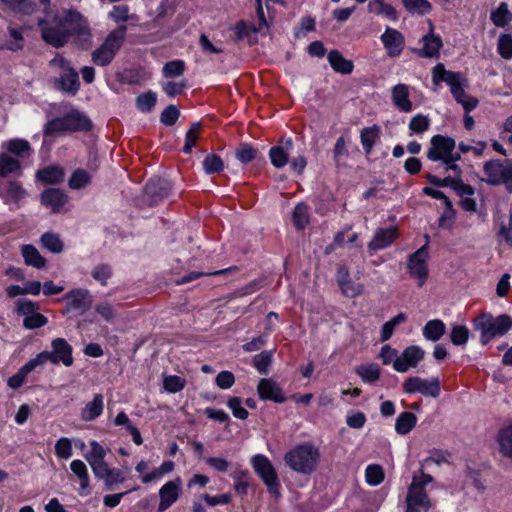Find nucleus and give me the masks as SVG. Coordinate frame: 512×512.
<instances>
[{"mask_svg": "<svg viewBox=\"0 0 512 512\" xmlns=\"http://www.w3.org/2000/svg\"><path fill=\"white\" fill-rule=\"evenodd\" d=\"M432 79L435 84H438L441 81L446 82L450 86L451 94L455 100L463 106L467 113L477 107L478 100L476 98L468 97L462 87L464 77L461 73L448 71L442 63H438L433 68Z\"/></svg>", "mask_w": 512, "mask_h": 512, "instance_id": "f257e3e1", "label": "nucleus"}, {"mask_svg": "<svg viewBox=\"0 0 512 512\" xmlns=\"http://www.w3.org/2000/svg\"><path fill=\"white\" fill-rule=\"evenodd\" d=\"M473 329L480 333L482 345L488 344L494 337L506 334L512 328V318L507 314L493 316L483 312L473 322Z\"/></svg>", "mask_w": 512, "mask_h": 512, "instance_id": "f03ea898", "label": "nucleus"}, {"mask_svg": "<svg viewBox=\"0 0 512 512\" xmlns=\"http://www.w3.org/2000/svg\"><path fill=\"white\" fill-rule=\"evenodd\" d=\"M433 481V477L422 470L415 473L406 495V512H428L432 504L426 494L425 486Z\"/></svg>", "mask_w": 512, "mask_h": 512, "instance_id": "7ed1b4c3", "label": "nucleus"}, {"mask_svg": "<svg viewBox=\"0 0 512 512\" xmlns=\"http://www.w3.org/2000/svg\"><path fill=\"white\" fill-rule=\"evenodd\" d=\"M91 127L90 119L73 109L64 117H56L48 121L44 126L43 134L45 137H49L67 132L88 131Z\"/></svg>", "mask_w": 512, "mask_h": 512, "instance_id": "20e7f679", "label": "nucleus"}, {"mask_svg": "<svg viewBox=\"0 0 512 512\" xmlns=\"http://www.w3.org/2000/svg\"><path fill=\"white\" fill-rule=\"evenodd\" d=\"M319 450L313 445H299L285 454V463L294 471L302 474L312 473L318 464Z\"/></svg>", "mask_w": 512, "mask_h": 512, "instance_id": "39448f33", "label": "nucleus"}, {"mask_svg": "<svg viewBox=\"0 0 512 512\" xmlns=\"http://www.w3.org/2000/svg\"><path fill=\"white\" fill-rule=\"evenodd\" d=\"M431 146L427 152V158L432 161H443L447 165V170L451 169L460 172L456 161L460 160L459 153L454 152L456 143L451 137L435 135L431 138Z\"/></svg>", "mask_w": 512, "mask_h": 512, "instance_id": "423d86ee", "label": "nucleus"}, {"mask_svg": "<svg viewBox=\"0 0 512 512\" xmlns=\"http://www.w3.org/2000/svg\"><path fill=\"white\" fill-rule=\"evenodd\" d=\"M51 352L44 351L39 353L35 358L37 365H42L48 361L53 364L62 362L65 366L69 367L73 364L72 347L63 338H57L52 341Z\"/></svg>", "mask_w": 512, "mask_h": 512, "instance_id": "0eeeda50", "label": "nucleus"}, {"mask_svg": "<svg viewBox=\"0 0 512 512\" xmlns=\"http://www.w3.org/2000/svg\"><path fill=\"white\" fill-rule=\"evenodd\" d=\"M251 463L255 472L267 486L268 491L275 497H279V480L270 460L266 456L258 454L252 458Z\"/></svg>", "mask_w": 512, "mask_h": 512, "instance_id": "6e6552de", "label": "nucleus"}, {"mask_svg": "<svg viewBox=\"0 0 512 512\" xmlns=\"http://www.w3.org/2000/svg\"><path fill=\"white\" fill-rule=\"evenodd\" d=\"M64 22H69L65 28L68 30V39L75 36L83 49L91 45V33L87 21L81 14L75 11H68L64 16Z\"/></svg>", "mask_w": 512, "mask_h": 512, "instance_id": "1a4fd4ad", "label": "nucleus"}, {"mask_svg": "<svg viewBox=\"0 0 512 512\" xmlns=\"http://www.w3.org/2000/svg\"><path fill=\"white\" fill-rule=\"evenodd\" d=\"M428 243L412 253L407 261V269L410 276L417 280L419 287H422L428 278Z\"/></svg>", "mask_w": 512, "mask_h": 512, "instance_id": "9d476101", "label": "nucleus"}, {"mask_svg": "<svg viewBox=\"0 0 512 512\" xmlns=\"http://www.w3.org/2000/svg\"><path fill=\"white\" fill-rule=\"evenodd\" d=\"M67 25L69 22H64V17H55L51 23L42 26L43 40L56 48L64 46L68 42Z\"/></svg>", "mask_w": 512, "mask_h": 512, "instance_id": "9b49d317", "label": "nucleus"}, {"mask_svg": "<svg viewBox=\"0 0 512 512\" xmlns=\"http://www.w3.org/2000/svg\"><path fill=\"white\" fill-rule=\"evenodd\" d=\"M403 390L409 394L419 392L424 396L437 398L441 391L440 381L436 377L431 380L422 379L417 376L409 377L403 383Z\"/></svg>", "mask_w": 512, "mask_h": 512, "instance_id": "f8f14e48", "label": "nucleus"}, {"mask_svg": "<svg viewBox=\"0 0 512 512\" xmlns=\"http://www.w3.org/2000/svg\"><path fill=\"white\" fill-rule=\"evenodd\" d=\"M27 196L28 192L18 181H6L0 188V198L3 202L7 205H13L15 208H19L21 201Z\"/></svg>", "mask_w": 512, "mask_h": 512, "instance_id": "ddd939ff", "label": "nucleus"}, {"mask_svg": "<svg viewBox=\"0 0 512 512\" xmlns=\"http://www.w3.org/2000/svg\"><path fill=\"white\" fill-rule=\"evenodd\" d=\"M425 352L419 346H409L401 354L396 357L393 367L397 372L404 373L409 368H414L424 358Z\"/></svg>", "mask_w": 512, "mask_h": 512, "instance_id": "4468645a", "label": "nucleus"}, {"mask_svg": "<svg viewBox=\"0 0 512 512\" xmlns=\"http://www.w3.org/2000/svg\"><path fill=\"white\" fill-rule=\"evenodd\" d=\"M67 299V311H77L80 315L88 311L92 306V296L86 289H74L65 296Z\"/></svg>", "mask_w": 512, "mask_h": 512, "instance_id": "2eb2a0df", "label": "nucleus"}, {"mask_svg": "<svg viewBox=\"0 0 512 512\" xmlns=\"http://www.w3.org/2000/svg\"><path fill=\"white\" fill-rule=\"evenodd\" d=\"M181 484V479L177 477L172 481H168L160 488L158 512H164L178 500L181 491Z\"/></svg>", "mask_w": 512, "mask_h": 512, "instance_id": "dca6fc26", "label": "nucleus"}, {"mask_svg": "<svg viewBox=\"0 0 512 512\" xmlns=\"http://www.w3.org/2000/svg\"><path fill=\"white\" fill-rule=\"evenodd\" d=\"M53 85L57 90L74 96L80 88L79 75L77 71L70 68L61 72L60 76L53 80Z\"/></svg>", "mask_w": 512, "mask_h": 512, "instance_id": "f3484780", "label": "nucleus"}, {"mask_svg": "<svg viewBox=\"0 0 512 512\" xmlns=\"http://www.w3.org/2000/svg\"><path fill=\"white\" fill-rule=\"evenodd\" d=\"M337 283L344 296L355 298L364 291V285L350 279L349 271L345 266H340L336 275Z\"/></svg>", "mask_w": 512, "mask_h": 512, "instance_id": "a211bd4d", "label": "nucleus"}, {"mask_svg": "<svg viewBox=\"0 0 512 512\" xmlns=\"http://www.w3.org/2000/svg\"><path fill=\"white\" fill-rule=\"evenodd\" d=\"M259 397L263 400H272L277 403L286 401V397L278 383L272 379L263 378L257 386Z\"/></svg>", "mask_w": 512, "mask_h": 512, "instance_id": "6ab92c4d", "label": "nucleus"}, {"mask_svg": "<svg viewBox=\"0 0 512 512\" xmlns=\"http://www.w3.org/2000/svg\"><path fill=\"white\" fill-rule=\"evenodd\" d=\"M398 236L396 227L379 228L376 230L374 237L368 243V249L371 252L384 249L390 246Z\"/></svg>", "mask_w": 512, "mask_h": 512, "instance_id": "aec40b11", "label": "nucleus"}, {"mask_svg": "<svg viewBox=\"0 0 512 512\" xmlns=\"http://www.w3.org/2000/svg\"><path fill=\"white\" fill-rule=\"evenodd\" d=\"M504 165L505 161L499 159L487 161L483 167L485 177L482 180L492 186L503 185Z\"/></svg>", "mask_w": 512, "mask_h": 512, "instance_id": "412c9836", "label": "nucleus"}, {"mask_svg": "<svg viewBox=\"0 0 512 512\" xmlns=\"http://www.w3.org/2000/svg\"><path fill=\"white\" fill-rule=\"evenodd\" d=\"M433 30V23L429 21V33L422 37L423 48L419 51V55L422 57L433 58L438 56L443 46L441 38L434 35Z\"/></svg>", "mask_w": 512, "mask_h": 512, "instance_id": "4be33fe9", "label": "nucleus"}, {"mask_svg": "<svg viewBox=\"0 0 512 512\" xmlns=\"http://www.w3.org/2000/svg\"><path fill=\"white\" fill-rule=\"evenodd\" d=\"M67 199V195L57 188H48L41 193V203L50 208L54 213L60 212Z\"/></svg>", "mask_w": 512, "mask_h": 512, "instance_id": "5701e85b", "label": "nucleus"}, {"mask_svg": "<svg viewBox=\"0 0 512 512\" xmlns=\"http://www.w3.org/2000/svg\"><path fill=\"white\" fill-rule=\"evenodd\" d=\"M126 31L127 27L125 25H119L107 35L101 47L115 57L125 41Z\"/></svg>", "mask_w": 512, "mask_h": 512, "instance_id": "b1692460", "label": "nucleus"}, {"mask_svg": "<svg viewBox=\"0 0 512 512\" xmlns=\"http://www.w3.org/2000/svg\"><path fill=\"white\" fill-rule=\"evenodd\" d=\"M126 31L127 27L125 25H119L107 35L101 47L115 57L125 41Z\"/></svg>", "mask_w": 512, "mask_h": 512, "instance_id": "393cba45", "label": "nucleus"}, {"mask_svg": "<svg viewBox=\"0 0 512 512\" xmlns=\"http://www.w3.org/2000/svg\"><path fill=\"white\" fill-rule=\"evenodd\" d=\"M381 40L390 56L399 55L403 49L404 37L396 29L387 28L384 34L381 36Z\"/></svg>", "mask_w": 512, "mask_h": 512, "instance_id": "a878e982", "label": "nucleus"}, {"mask_svg": "<svg viewBox=\"0 0 512 512\" xmlns=\"http://www.w3.org/2000/svg\"><path fill=\"white\" fill-rule=\"evenodd\" d=\"M65 172L60 166H47L36 172V179L44 184H58L64 180Z\"/></svg>", "mask_w": 512, "mask_h": 512, "instance_id": "bb28decb", "label": "nucleus"}, {"mask_svg": "<svg viewBox=\"0 0 512 512\" xmlns=\"http://www.w3.org/2000/svg\"><path fill=\"white\" fill-rule=\"evenodd\" d=\"M392 100L394 105L403 112L412 110V102L409 100V89L405 84H397L392 89Z\"/></svg>", "mask_w": 512, "mask_h": 512, "instance_id": "cd10ccee", "label": "nucleus"}, {"mask_svg": "<svg viewBox=\"0 0 512 512\" xmlns=\"http://www.w3.org/2000/svg\"><path fill=\"white\" fill-rule=\"evenodd\" d=\"M71 471L79 479L80 482V495L86 496L89 491V474L85 463L82 460H73L70 464Z\"/></svg>", "mask_w": 512, "mask_h": 512, "instance_id": "c85d7f7f", "label": "nucleus"}, {"mask_svg": "<svg viewBox=\"0 0 512 512\" xmlns=\"http://www.w3.org/2000/svg\"><path fill=\"white\" fill-rule=\"evenodd\" d=\"M22 174L21 163L7 153L0 154V178H6L10 174Z\"/></svg>", "mask_w": 512, "mask_h": 512, "instance_id": "c756f323", "label": "nucleus"}, {"mask_svg": "<svg viewBox=\"0 0 512 512\" xmlns=\"http://www.w3.org/2000/svg\"><path fill=\"white\" fill-rule=\"evenodd\" d=\"M104 407L103 396L96 394L93 400L81 410V418L84 421H93L102 414Z\"/></svg>", "mask_w": 512, "mask_h": 512, "instance_id": "7c9ffc66", "label": "nucleus"}, {"mask_svg": "<svg viewBox=\"0 0 512 512\" xmlns=\"http://www.w3.org/2000/svg\"><path fill=\"white\" fill-rule=\"evenodd\" d=\"M21 253L26 265L33 266L37 269H41L46 266V260L33 245H22Z\"/></svg>", "mask_w": 512, "mask_h": 512, "instance_id": "2f4dec72", "label": "nucleus"}, {"mask_svg": "<svg viewBox=\"0 0 512 512\" xmlns=\"http://www.w3.org/2000/svg\"><path fill=\"white\" fill-rule=\"evenodd\" d=\"M328 61L335 71L343 74L351 73L354 67L352 61L346 60L337 50L329 52Z\"/></svg>", "mask_w": 512, "mask_h": 512, "instance_id": "473e14b6", "label": "nucleus"}, {"mask_svg": "<svg viewBox=\"0 0 512 512\" xmlns=\"http://www.w3.org/2000/svg\"><path fill=\"white\" fill-rule=\"evenodd\" d=\"M357 375L361 377L364 382L374 383L379 380L381 369L375 363L360 365L355 368Z\"/></svg>", "mask_w": 512, "mask_h": 512, "instance_id": "72a5a7b5", "label": "nucleus"}, {"mask_svg": "<svg viewBox=\"0 0 512 512\" xmlns=\"http://www.w3.org/2000/svg\"><path fill=\"white\" fill-rule=\"evenodd\" d=\"M417 423V417L411 412L401 413L395 423V430L400 435L409 433Z\"/></svg>", "mask_w": 512, "mask_h": 512, "instance_id": "f704fd0d", "label": "nucleus"}, {"mask_svg": "<svg viewBox=\"0 0 512 512\" xmlns=\"http://www.w3.org/2000/svg\"><path fill=\"white\" fill-rule=\"evenodd\" d=\"M445 333V324L438 319L430 320L423 328V335L426 339L436 342Z\"/></svg>", "mask_w": 512, "mask_h": 512, "instance_id": "c9c22d12", "label": "nucleus"}, {"mask_svg": "<svg viewBox=\"0 0 512 512\" xmlns=\"http://www.w3.org/2000/svg\"><path fill=\"white\" fill-rule=\"evenodd\" d=\"M37 363L35 362L34 358L28 361L20 370L13 376H11L8 380L9 387L13 389H17L21 387L24 383L25 378L27 375L33 371L37 367Z\"/></svg>", "mask_w": 512, "mask_h": 512, "instance_id": "e433bc0d", "label": "nucleus"}, {"mask_svg": "<svg viewBox=\"0 0 512 512\" xmlns=\"http://www.w3.org/2000/svg\"><path fill=\"white\" fill-rule=\"evenodd\" d=\"M145 196L148 198L149 205L156 204L160 199L167 196V190L158 182L150 181L144 189Z\"/></svg>", "mask_w": 512, "mask_h": 512, "instance_id": "4c0bfd02", "label": "nucleus"}, {"mask_svg": "<svg viewBox=\"0 0 512 512\" xmlns=\"http://www.w3.org/2000/svg\"><path fill=\"white\" fill-rule=\"evenodd\" d=\"M293 223L298 230H303L309 223L308 207L304 203L296 205L292 215Z\"/></svg>", "mask_w": 512, "mask_h": 512, "instance_id": "58836bf2", "label": "nucleus"}, {"mask_svg": "<svg viewBox=\"0 0 512 512\" xmlns=\"http://www.w3.org/2000/svg\"><path fill=\"white\" fill-rule=\"evenodd\" d=\"M407 320V316L404 313H399L391 320L387 321L383 324L381 329V337L380 340L385 342L391 338L393 335L394 329L397 325L404 323Z\"/></svg>", "mask_w": 512, "mask_h": 512, "instance_id": "ea45409f", "label": "nucleus"}, {"mask_svg": "<svg viewBox=\"0 0 512 512\" xmlns=\"http://www.w3.org/2000/svg\"><path fill=\"white\" fill-rule=\"evenodd\" d=\"M348 156V149L344 137H339L333 149V158L337 168L346 167L344 159Z\"/></svg>", "mask_w": 512, "mask_h": 512, "instance_id": "a19ab883", "label": "nucleus"}, {"mask_svg": "<svg viewBox=\"0 0 512 512\" xmlns=\"http://www.w3.org/2000/svg\"><path fill=\"white\" fill-rule=\"evenodd\" d=\"M379 128L377 126L364 128L361 132V143L367 154L372 150L373 145L378 139Z\"/></svg>", "mask_w": 512, "mask_h": 512, "instance_id": "79ce46f5", "label": "nucleus"}, {"mask_svg": "<svg viewBox=\"0 0 512 512\" xmlns=\"http://www.w3.org/2000/svg\"><path fill=\"white\" fill-rule=\"evenodd\" d=\"M500 451L507 457H512V425L501 430L498 436Z\"/></svg>", "mask_w": 512, "mask_h": 512, "instance_id": "37998d69", "label": "nucleus"}, {"mask_svg": "<svg viewBox=\"0 0 512 512\" xmlns=\"http://www.w3.org/2000/svg\"><path fill=\"white\" fill-rule=\"evenodd\" d=\"M491 20L498 27H505L509 23L511 16L505 2L501 3L499 7L491 13Z\"/></svg>", "mask_w": 512, "mask_h": 512, "instance_id": "c03bdc74", "label": "nucleus"}, {"mask_svg": "<svg viewBox=\"0 0 512 512\" xmlns=\"http://www.w3.org/2000/svg\"><path fill=\"white\" fill-rule=\"evenodd\" d=\"M5 148L16 156H23L31 150L30 144L24 139H12L5 143Z\"/></svg>", "mask_w": 512, "mask_h": 512, "instance_id": "a18cd8bd", "label": "nucleus"}, {"mask_svg": "<svg viewBox=\"0 0 512 512\" xmlns=\"http://www.w3.org/2000/svg\"><path fill=\"white\" fill-rule=\"evenodd\" d=\"M273 351H262L253 357V365L261 374H266L272 363Z\"/></svg>", "mask_w": 512, "mask_h": 512, "instance_id": "49530a36", "label": "nucleus"}, {"mask_svg": "<svg viewBox=\"0 0 512 512\" xmlns=\"http://www.w3.org/2000/svg\"><path fill=\"white\" fill-rule=\"evenodd\" d=\"M233 270H237V267H230V268H227V269H223V270H219V271H214V272H210V273H203V272H190L188 273L187 275L175 280V284L176 285H184V284H187L191 281H194L202 276H214V275H222V274H226L230 271H233Z\"/></svg>", "mask_w": 512, "mask_h": 512, "instance_id": "de8ad7c7", "label": "nucleus"}, {"mask_svg": "<svg viewBox=\"0 0 512 512\" xmlns=\"http://www.w3.org/2000/svg\"><path fill=\"white\" fill-rule=\"evenodd\" d=\"M224 163L220 156L217 154H208L203 160V168L207 174H212L222 171Z\"/></svg>", "mask_w": 512, "mask_h": 512, "instance_id": "09e8293b", "label": "nucleus"}, {"mask_svg": "<svg viewBox=\"0 0 512 512\" xmlns=\"http://www.w3.org/2000/svg\"><path fill=\"white\" fill-rule=\"evenodd\" d=\"M271 163L276 168L284 167L288 162V153L284 147L274 146L269 151Z\"/></svg>", "mask_w": 512, "mask_h": 512, "instance_id": "8fccbe9b", "label": "nucleus"}, {"mask_svg": "<svg viewBox=\"0 0 512 512\" xmlns=\"http://www.w3.org/2000/svg\"><path fill=\"white\" fill-rule=\"evenodd\" d=\"M41 242L45 248L53 253H60L63 250V243L59 236L54 233H45L41 237Z\"/></svg>", "mask_w": 512, "mask_h": 512, "instance_id": "3c124183", "label": "nucleus"}, {"mask_svg": "<svg viewBox=\"0 0 512 512\" xmlns=\"http://www.w3.org/2000/svg\"><path fill=\"white\" fill-rule=\"evenodd\" d=\"M201 130V124L199 122L193 123L190 129L186 133L185 137V145L183 147V152L189 154L192 148L195 146L196 141L199 137V133Z\"/></svg>", "mask_w": 512, "mask_h": 512, "instance_id": "603ef678", "label": "nucleus"}, {"mask_svg": "<svg viewBox=\"0 0 512 512\" xmlns=\"http://www.w3.org/2000/svg\"><path fill=\"white\" fill-rule=\"evenodd\" d=\"M236 158L243 164L250 163L257 155V150L247 143H242L236 150Z\"/></svg>", "mask_w": 512, "mask_h": 512, "instance_id": "864d4df0", "label": "nucleus"}, {"mask_svg": "<svg viewBox=\"0 0 512 512\" xmlns=\"http://www.w3.org/2000/svg\"><path fill=\"white\" fill-rule=\"evenodd\" d=\"M8 32L14 42H8L4 46L0 47V49L5 48L11 51L21 50L23 48V35L21 29L9 27Z\"/></svg>", "mask_w": 512, "mask_h": 512, "instance_id": "5fc2aeb1", "label": "nucleus"}, {"mask_svg": "<svg viewBox=\"0 0 512 512\" xmlns=\"http://www.w3.org/2000/svg\"><path fill=\"white\" fill-rule=\"evenodd\" d=\"M365 476H366V481L370 485L376 486V485L380 484L384 479L383 468L380 465H376V464L369 465L366 468Z\"/></svg>", "mask_w": 512, "mask_h": 512, "instance_id": "6e6d98bb", "label": "nucleus"}, {"mask_svg": "<svg viewBox=\"0 0 512 512\" xmlns=\"http://www.w3.org/2000/svg\"><path fill=\"white\" fill-rule=\"evenodd\" d=\"M137 107L142 112H150L156 103V94L152 91H148L141 94L136 99Z\"/></svg>", "mask_w": 512, "mask_h": 512, "instance_id": "4d7b16f0", "label": "nucleus"}, {"mask_svg": "<svg viewBox=\"0 0 512 512\" xmlns=\"http://www.w3.org/2000/svg\"><path fill=\"white\" fill-rule=\"evenodd\" d=\"M90 182V176L87 171L77 169L69 179V187L71 189H80Z\"/></svg>", "mask_w": 512, "mask_h": 512, "instance_id": "13d9d810", "label": "nucleus"}, {"mask_svg": "<svg viewBox=\"0 0 512 512\" xmlns=\"http://www.w3.org/2000/svg\"><path fill=\"white\" fill-rule=\"evenodd\" d=\"M450 338L454 345H464L468 341L469 330L466 326L455 325L451 330Z\"/></svg>", "mask_w": 512, "mask_h": 512, "instance_id": "bf43d9fd", "label": "nucleus"}, {"mask_svg": "<svg viewBox=\"0 0 512 512\" xmlns=\"http://www.w3.org/2000/svg\"><path fill=\"white\" fill-rule=\"evenodd\" d=\"M403 4L410 12L426 14L431 10V4L427 0H403Z\"/></svg>", "mask_w": 512, "mask_h": 512, "instance_id": "052dcab7", "label": "nucleus"}, {"mask_svg": "<svg viewBox=\"0 0 512 512\" xmlns=\"http://www.w3.org/2000/svg\"><path fill=\"white\" fill-rule=\"evenodd\" d=\"M91 275L96 281L105 286L112 276V268L108 264H99L93 269Z\"/></svg>", "mask_w": 512, "mask_h": 512, "instance_id": "680f3d73", "label": "nucleus"}, {"mask_svg": "<svg viewBox=\"0 0 512 512\" xmlns=\"http://www.w3.org/2000/svg\"><path fill=\"white\" fill-rule=\"evenodd\" d=\"M91 57L94 64L103 67L109 65L114 59V56L101 46L92 52Z\"/></svg>", "mask_w": 512, "mask_h": 512, "instance_id": "e2e57ef3", "label": "nucleus"}, {"mask_svg": "<svg viewBox=\"0 0 512 512\" xmlns=\"http://www.w3.org/2000/svg\"><path fill=\"white\" fill-rule=\"evenodd\" d=\"M16 311L18 314L23 315L25 317H29L37 312L39 306L37 303L32 302L28 299H19L16 302Z\"/></svg>", "mask_w": 512, "mask_h": 512, "instance_id": "0e129e2a", "label": "nucleus"}, {"mask_svg": "<svg viewBox=\"0 0 512 512\" xmlns=\"http://www.w3.org/2000/svg\"><path fill=\"white\" fill-rule=\"evenodd\" d=\"M498 51L503 58H512V36L510 34H502L499 37Z\"/></svg>", "mask_w": 512, "mask_h": 512, "instance_id": "69168bd1", "label": "nucleus"}, {"mask_svg": "<svg viewBox=\"0 0 512 512\" xmlns=\"http://www.w3.org/2000/svg\"><path fill=\"white\" fill-rule=\"evenodd\" d=\"M56 455L61 459H68L72 456L71 441L66 438H60L55 444Z\"/></svg>", "mask_w": 512, "mask_h": 512, "instance_id": "338daca9", "label": "nucleus"}, {"mask_svg": "<svg viewBox=\"0 0 512 512\" xmlns=\"http://www.w3.org/2000/svg\"><path fill=\"white\" fill-rule=\"evenodd\" d=\"M430 125L429 118L427 116H424L422 114H418L414 116L409 124L410 130H412L414 133H423L426 130H428Z\"/></svg>", "mask_w": 512, "mask_h": 512, "instance_id": "774afa93", "label": "nucleus"}]
</instances>
